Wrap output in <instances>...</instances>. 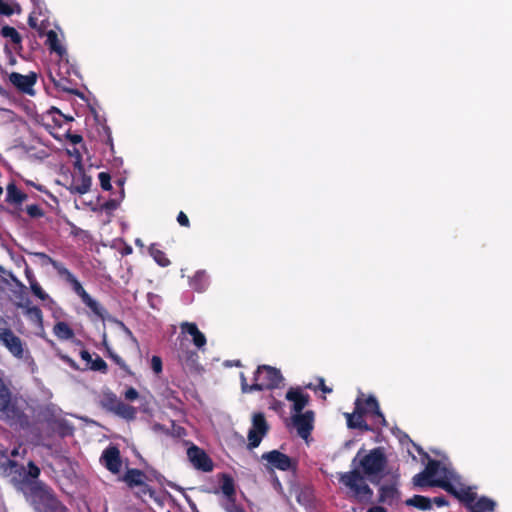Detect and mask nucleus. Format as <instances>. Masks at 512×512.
Returning a JSON list of instances; mask_svg holds the SVG:
<instances>
[{
    "mask_svg": "<svg viewBox=\"0 0 512 512\" xmlns=\"http://www.w3.org/2000/svg\"><path fill=\"white\" fill-rule=\"evenodd\" d=\"M412 482L414 486L419 488L441 487L461 501L472 499V490L461 482L460 477L448 462L429 460L425 469L416 474Z\"/></svg>",
    "mask_w": 512,
    "mask_h": 512,
    "instance_id": "1",
    "label": "nucleus"
},
{
    "mask_svg": "<svg viewBox=\"0 0 512 512\" xmlns=\"http://www.w3.org/2000/svg\"><path fill=\"white\" fill-rule=\"evenodd\" d=\"M0 345L4 346L13 358L25 364L32 373L37 370L36 362L27 343L10 328L0 327Z\"/></svg>",
    "mask_w": 512,
    "mask_h": 512,
    "instance_id": "2",
    "label": "nucleus"
},
{
    "mask_svg": "<svg viewBox=\"0 0 512 512\" xmlns=\"http://www.w3.org/2000/svg\"><path fill=\"white\" fill-rule=\"evenodd\" d=\"M44 16L40 7L34 9L28 18V24L31 28L37 30L40 36H46V44L52 52H55L60 58H63L67 51L63 44L64 35L63 33L55 30H49L46 32L47 21L46 18L40 19Z\"/></svg>",
    "mask_w": 512,
    "mask_h": 512,
    "instance_id": "3",
    "label": "nucleus"
},
{
    "mask_svg": "<svg viewBox=\"0 0 512 512\" xmlns=\"http://www.w3.org/2000/svg\"><path fill=\"white\" fill-rule=\"evenodd\" d=\"M283 382V377L277 368L262 365L259 366L254 375V383L248 385L244 376H242V391L245 393L255 390L278 388Z\"/></svg>",
    "mask_w": 512,
    "mask_h": 512,
    "instance_id": "4",
    "label": "nucleus"
},
{
    "mask_svg": "<svg viewBox=\"0 0 512 512\" xmlns=\"http://www.w3.org/2000/svg\"><path fill=\"white\" fill-rule=\"evenodd\" d=\"M340 483L346 488L347 495L358 502H368L372 498V490L358 470L339 474Z\"/></svg>",
    "mask_w": 512,
    "mask_h": 512,
    "instance_id": "5",
    "label": "nucleus"
},
{
    "mask_svg": "<svg viewBox=\"0 0 512 512\" xmlns=\"http://www.w3.org/2000/svg\"><path fill=\"white\" fill-rule=\"evenodd\" d=\"M25 453H26L25 449L21 450V448L18 447V448L13 449L11 451V453L9 454L7 449L0 446V468L3 469V471L5 473H9V474L15 472V473H19L21 475L23 472L25 474L24 475L25 480H28V478H30V479L37 478L39 476L40 470L37 466L34 465V463L32 461H29L28 471H26L23 466L19 467L17 465V463L10 458L11 456L15 457L20 454L24 455Z\"/></svg>",
    "mask_w": 512,
    "mask_h": 512,
    "instance_id": "6",
    "label": "nucleus"
},
{
    "mask_svg": "<svg viewBox=\"0 0 512 512\" xmlns=\"http://www.w3.org/2000/svg\"><path fill=\"white\" fill-rule=\"evenodd\" d=\"M30 497L37 512H66L65 507L54 498L50 489L44 485H36Z\"/></svg>",
    "mask_w": 512,
    "mask_h": 512,
    "instance_id": "7",
    "label": "nucleus"
},
{
    "mask_svg": "<svg viewBox=\"0 0 512 512\" xmlns=\"http://www.w3.org/2000/svg\"><path fill=\"white\" fill-rule=\"evenodd\" d=\"M385 466V457L379 449H373L359 460V467L371 480L379 477Z\"/></svg>",
    "mask_w": 512,
    "mask_h": 512,
    "instance_id": "8",
    "label": "nucleus"
},
{
    "mask_svg": "<svg viewBox=\"0 0 512 512\" xmlns=\"http://www.w3.org/2000/svg\"><path fill=\"white\" fill-rule=\"evenodd\" d=\"M20 418V411L11 403L8 389L0 379V419L14 422Z\"/></svg>",
    "mask_w": 512,
    "mask_h": 512,
    "instance_id": "9",
    "label": "nucleus"
},
{
    "mask_svg": "<svg viewBox=\"0 0 512 512\" xmlns=\"http://www.w3.org/2000/svg\"><path fill=\"white\" fill-rule=\"evenodd\" d=\"M268 430L267 422L262 413H256L252 418V426L248 432V441L251 448L259 446Z\"/></svg>",
    "mask_w": 512,
    "mask_h": 512,
    "instance_id": "10",
    "label": "nucleus"
},
{
    "mask_svg": "<svg viewBox=\"0 0 512 512\" xmlns=\"http://www.w3.org/2000/svg\"><path fill=\"white\" fill-rule=\"evenodd\" d=\"M261 460L265 461L267 468L271 470L278 469L287 471L293 467L292 459L278 450H272L262 454Z\"/></svg>",
    "mask_w": 512,
    "mask_h": 512,
    "instance_id": "11",
    "label": "nucleus"
},
{
    "mask_svg": "<svg viewBox=\"0 0 512 512\" xmlns=\"http://www.w3.org/2000/svg\"><path fill=\"white\" fill-rule=\"evenodd\" d=\"M67 282L70 283L73 291L81 298L82 302L93 311V313L100 318L105 317L106 310L85 291L75 276Z\"/></svg>",
    "mask_w": 512,
    "mask_h": 512,
    "instance_id": "12",
    "label": "nucleus"
},
{
    "mask_svg": "<svg viewBox=\"0 0 512 512\" xmlns=\"http://www.w3.org/2000/svg\"><path fill=\"white\" fill-rule=\"evenodd\" d=\"M292 422L298 435L303 439H307L313 429L314 413L306 411L300 414H293Z\"/></svg>",
    "mask_w": 512,
    "mask_h": 512,
    "instance_id": "13",
    "label": "nucleus"
},
{
    "mask_svg": "<svg viewBox=\"0 0 512 512\" xmlns=\"http://www.w3.org/2000/svg\"><path fill=\"white\" fill-rule=\"evenodd\" d=\"M76 171L72 174L71 182L68 189L71 193L86 194L91 187V178L85 174L84 167L75 169Z\"/></svg>",
    "mask_w": 512,
    "mask_h": 512,
    "instance_id": "14",
    "label": "nucleus"
},
{
    "mask_svg": "<svg viewBox=\"0 0 512 512\" xmlns=\"http://www.w3.org/2000/svg\"><path fill=\"white\" fill-rule=\"evenodd\" d=\"M100 462L110 472L114 474L118 473L122 466L118 448L115 446L107 447L100 457Z\"/></svg>",
    "mask_w": 512,
    "mask_h": 512,
    "instance_id": "15",
    "label": "nucleus"
},
{
    "mask_svg": "<svg viewBox=\"0 0 512 512\" xmlns=\"http://www.w3.org/2000/svg\"><path fill=\"white\" fill-rule=\"evenodd\" d=\"M9 81L17 87L20 91L34 95V85L36 83V74L30 73L28 75H22L17 72H13L9 75Z\"/></svg>",
    "mask_w": 512,
    "mask_h": 512,
    "instance_id": "16",
    "label": "nucleus"
},
{
    "mask_svg": "<svg viewBox=\"0 0 512 512\" xmlns=\"http://www.w3.org/2000/svg\"><path fill=\"white\" fill-rule=\"evenodd\" d=\"M188 458L192 465L199 470L208 472L213 468V464L206 453L196 446H191L187 451Z\"/></svg>",
    "mask_w": 512,
    "mask_h": 512,
    "instance_id": "17",
    "label": "nucleus"
},
{
    "mask_svg": "<svg viewBox=\"0 0 512 512\" xmlns=\"http://www.w3.org/2000/svg\"><path fill=\"white\" fill-rule=\"evenodd\" d=\"M361 413L364 416H370L375 424L377 425H386V420L384 418V415L379 409V404L375 397L370 396L367 399H362V411Z\"/></svg>",
    "mask_w": 512,
    "mask_h": 512,
    "instance_id": "18",
    "label": "nucleus"
},
{
    "mask_svg": "<svg viewBox=\"0 0 512 512\" xmlns=\"http://www.w3.org/2000/svg\"><path fill=\"white\" fill-rule=\"evenodd\" d=\"M362 411V398L358 397L355 401V410L353 413H345V417L347 419V425L349 428L353 429H361V430H370V427L364 420V415L361 413Z\"/></svg>",
    "mask_w": 512,
    "mask_h": 512,
    "instance_id": "19",
    "label": "nucleus"
},
{
    "mask_svg": "<svg viewBox=\"0 0 512 512\" xmlns=\"http://www.w3.org/2000/svg\"><path fill=\"white\" fill-rule=\"evenodd\" d=\"M182 334H188L192 338L193 344L198 348L202 349L206 345L205 335L198 329L197 325L192 322H182L180 324Z\"/></svg>",
    "mask_w": 512,
    "mask_h": 512,
    "instance_id": "20",
    "label": "nucleus"
},
{
    "mask_svg": "<svg viewBox=\"0 0 512 512\" xmlns=\"http://www.w3.org/2000/svg\"><path fill=\"white\" fill-rule=\"evenodd\" d=\"M109 409L118 416L125 419H134L136 415V409L128 404L118 400L115 396H109Z\"/></svg>",
    "mask_w": 512,
    "mask_h": 512,
    "instance_id": "21",
    "label": "nucleus"
},
{
    "mask_svg": "<svg viewBox=\"0 0 512 512\" xmlns=\"http://www.w3.org/2000/svg\"><path fill=\"white\" fill-rule=\"evenodd\" d=\"M286 399L293 403L292 410L294 414L302 413L308 403V395L304 394L299 388L289 389L286 393Z\"/></svg>",
    "mask_w": 512,
    "mask_h": 512,
    "instance_id": "22",
    "label": "nucleus"
},
{
    "mask_svg": "<svg viewBox=\"0 0 512 512\" xmlns=\"http://www.w3.org/2000/svg\"><path fill=\"white\" fill-rule=\"evenodd\" d=\"M80 356L82 360H84L87 365H89V368L93 371H100L105 373L107 370V364L106 362L98 355H91L88 351L82 350L80 352Z\"/></svg>",
    "mask_w": 512,
    "mask_h": 512,
    "instance_id": "23",
    "label": "nucleus"
},
{
    "mask_svg": "<svg viewBox=\"0 0 512 512\" xmlns=\"http://www.w3.org/2000/svg\"><path fill=\"white\" fill-rule=\"evenodd\" d=\"M465 502L469 505L471 512L492 511L495 507V503L488 498L483 497V498H480L475 501V494L473 491H472V499L469 501H465Z\"/></svg>",
    "mask_w": 512,
    "mask_h": 512,
    "instance_id": "24",
    "label": "nucleus"
},
{
    "mask_svg": "<svg viewBox=\"0 0 512 512\" xmlns=\"http://www.w3.org/2000/svg\"><path fill=\"white\" fill-rule=\"evenodd\" d=\"M209 283V276L205 270H198L189 280V285L197 292L205 291Z\"/></svg>",
    "mask_w": 512,
    "mask_h": 512,
    "instance_id": "25",
    "label": "nucleus"
},
{
    "mask_svg": "<svg viewBox=\"0 0 512 512\" xmlns=\"http://www.w3.org/2000/svg\"><path fill=\"white\" fill-rule=\"evenodd\" d=\"M178 358L183 365L189 368H194L197 366L199 357L197 352L190 350L188 348L181 347L178 352Z\"/></svg>",
    "mask_w": 512,
    "mask_h": 512,
    "instance_id": "26",
    "label": "nucleus"
},
{
    "mask_svg": "<svg viewBox=\"0 0 512 512\" xmlns=\"http://www.w3.org/2000/svg\"><path fill=\"white\" fill-rule=\"evenodd\" d=\"M399 498V493L394 485H383L380 489V501L393 504Z\"/></svg>",
    "mask_w": 512,
    "mask_h": 512,
    "instance_id": "27",
    "label": "nucleus"
},
{
    "mask_svg": "<svg viewBox=\"0 0 512 512\" xmlns=\"http://www.w3.org/2000/svg\"><path fill=\"white\" fill-rule=\"evenodd\" d=\"M53 333L60 340H70L74 337L73 330L63 321H59L54 325Z\"/></svg>",
    "mask_w": 512,
    "mask_h": 512,
    "instance_id": "28",
    "label": "nucleus"
},
{
    "mask_svg": "<svg viewBox=\"0 0 512 512\" xmlns=\"http://www.w3.org/2000/svg\"><path fill=\"white\" fill-rule=\"evenodd\" d=\"M119 185L121 186L119 196L117 198L110 199V200L106 201L104 204H102L100 207L101 210H104L107 212H112L120 206V203L124 199L125 194H124V189H123V182L120 181Z\"/></svg>",
    "mask_w": 512,
    "mask_h": 512,
    "instance_id": "29",
    "label": "nucleus"
},
{
    "mask_svg": "<svg viewBox=\"0 0 512 512\" xmlns=\"http://www.w3.org/2000/svg\"><path fill=\"white\" fill-rule=\"evenodd\" d=\"M406 504L409 506L417 507L421 510L431 509V500L425 496L415 495L412 498L406 500Z\"/></svg>",
    "mask_w": 512,
    "mask_h": 512,
    "instance_id": "30",
    "label": "nucleus"
},
{
    "mask_svg": "<svg viewBox=\"0 0 512 512\" xmlns=\"http://www.w3.org/2000/svg\"><path fill=\"white\" fill-rule=\"evenodd\" d=\"M221 491L226 497L224 502H234L235 487L234 482L230 477L225 476L221 484Z\"/></svg>",
    "mask_w": 512,
    "mask_h": 512,
    "instance_id": "31",
    "label": "nucleus"
},
{
    "mask_svg": "<svg viewBox=\"0 0 512 512\" xmlns=\"http://www.w3.org/2000/svg\"><path fill=\"white\" fill-rule=\"evenodd\" d=\"M149 254L161 267H167L170 265V260L166 257L165 253L159 250L155 245H152L149 248Z\"/></svg>",
    "mask_w": 512,
    "mask_h": 512,
    "instance_id": "32",
    "label": "nucleus"
},
{
    "mask_svg": "<svg viewBox=\"0 0 512 512\" xmlns=\"http://www.w3.org/2000/svg\"><path fill=\"white\" fill-rule=\"evenodd\" d=\"M15 12H20V8L17 4L10 0H0V15L10 16Z\"/></svg>",
    "mask_w": 512,
    "mask_h": 512,
    "instance_id": "33",
    "label": "nucleus"
},
{
    "mask_svg": "<svg viewBox=\"0 0 512 512\" xmlns=\"http://www.w3.org/2000/svg\"><path fill=\"white\" fill-rule=\"evenodd\" d=\"M26 196L14 185L7 187V200L13 203H21L25 200Z\"/></svg>",
    "mask_w": 512,
    "mask_h": 512,
    "instance_id": "34",
    "label": "nucleus"
},
{
    "mask_svg": "<svg viewBox=\"0 0 512 512\" xmlns=\"http://www.w3.org/2000/svg\"><path fill=\"white\" fill-rule=\"evenodd\" d=\"M30 289H31L32 293L40 300L52 302V299L50 298V296L42 289V287L37 282V280L31 279Z\"/></svg>",
    "mask_w": 512,
    "mask_h": 512,
    "instance_id": "35",
    "label": "nucleus"
},
{
    "mask_svg": "<svg viewBox=\"0 0 512 512\" xmlns=\"http://www.w3.org/2000/svg\"><path fill=\"white\" fill-rule=\"evenodd\" d=\"M1 35L5 38H8L13 42L14 44H19L21 42V36L18 33V31L10 26H4L1 29Z\"/></svg>",
    "mask_w": 512,
    "mask_h": 512,
    "instance_id": "36",
    "label": "nucleus"
},
{
    "mask_svg": "<svg viewBox=\"0 0 512 512\" xmlns=\"http://www.w3.org/2000/svg\"><path fill=\"white\" fill-rule=\"evenodd\" d=\"M142 478L143 474L140 471L136 469H131L128 470L127 473L125 474L124 480L131 485H138L142 483Z\"/></svg>",
    "mask_w": 512,
    "mask_h": 512,
    "instance_id": "37",
    "label": "nucleus"
},
{
    "mask_svg": "<svg viewBox=\"0 0 512 512\" xmlns=\"http://www.w3.org/2000/svg\"><path fill=\"white\" fill-rule=\"evenodd\" d=\"M26 315L29 316L31 318V320H33L34 322L38 323V324H42V321H43V316H42V312L41 310L38 308V307H35V306H32V307H27L26 309Z\"/></svg>",
    "mask_w": 512,
    "mask_h": 512,
    "instance_id": "38",
    "label": "nucleus"
},
{
    "mask_svg": "<svg viewBox=\"0 0 512 512\" xmlns=\"http://www.w3.org/2000/svg\"><path fill=\"white\" fill-rule=\"evenodd\" d=\"M53 268L59 273V275L65 277L66 281H69L74 275L60 262L53 260Z\"/></svg>",
    "mask_w": 512,
    "mask_h": 512,
    "instance_id": "39",
    "label": "nucleus"
},
{
    "mask_svg": "<svg viewBox=\"0 0 512 512\" xmlns=\"http://www.w3.org/2000/svg\"><path fill=\"white\" fill-rule=\"evenodd\" d=\"M53 268L59 273V275L65 277L66 281H69L74 275L60 262L53 260Z\"/></svg>",
    "mask_w": 512,
    "mask_h": 512,
    "instance_id": "40",
    "label": "nucleus"
},
{
    "mask_svg": "<svg viewBox=\"0 0 512 512\" xmlns=\"http://www.w3.org/2000/svg\"><path fill=\"white\" fill-rule=\"evenodd\" d=\"M53 268L59 273V275L65 277L66 281H69L74 275L60 262L53 260Z\"/></svg>",
    "mask_w": 512,
    "mask_h": 512,
    "instance_id": "41",
    "label": "nucleus"
},
{
    "mask_svg": "<svg viewBox=\"0 0 512 512\" xmlns=\"http://www.w3.org/2000/svg\"><path fill=\"white\" fill-rule=\"evenodd\" d=\"M67 154L73 158V166L75 169H80L82 164V156L77 148L67 149Z\"/></svg>",
    "mask_w": 512,
    "mask_h": 512,
    "instance_id": "42",
    "label": "nucleus"
},
{
    "mask_svg": "<svg viewBox=\"0 0 512 512\" xmlns=\"http://www.w3.org/2000/svg\"><path fill=\"white\" fill-rule=\"evenodd\" d=\"M28 254L38 258L39 264L41 266L51 265L53 260H54V259H52L51 257H49L48 255H46L45 253H42V252H28Z\"/></svg>",
    "mask_w": 512,
    "mask_h": 512,
    "instance_id": "43",
    "label": "nucleus"
},
{
    "mask_svg": "<svg viewBox=\"0 0 512 512\" xmlns=\"http://www.w3.org/2000/svg\"><path fill=\"white\" fill-rule=\"evenodd\" d=\"M98 178H99L100 185H101L102 189L108 191L112 188L111 183H110L111 177L108 173L101 172V173H99Z\"/></svg>",
    "mask_w": 512,
    "mask_h": 512,
    "instance_id": "44",
    "label": "nucleus"
},
{
    "mask_svg": "<svg viewBox=\"0 0 512 512\" xmlns=\"http://www.w3.org/2000/svg\"><path fill=\"white\" fill-rule=\"evenodd\" d=\"M151 369L155 374H160L162 372V360L159 356H153L151 358Z\"/></svg>",
    "mask_w": 512,
    "mask_h": 512,
    "instance_id": "45",
    "label": "nucleus"
},
{
    "mask_svg": "<svg viewBox=\"0 0 512 512\" xmlns=\"http://www.w3.org/2000/svg\"><path fill=\"white\" fill-rule=\"evenodd\" d=\"M222 506L223 508L227 511V512H245L242 508H240L239 506H237L234 502L232 501H228V502H223L222 503Z\"/></svg>",
    "mask_w": 512,
    "mask_h": 512,
    "instance_id": "46",
    "label": "nucleus"
},
{
    "mask_svg": "<svg viewBox=\"0 0 512 512\" xmlns=\"http://www.w3.org/2000/svg\"><path fill=\"white\" fill-rule=\"evenodd\" d=\"M124 396H125V398H126L127 400H129V401H133V400H135V399H137V398H138L139 394H138V392H137V390H136V389H134V388H132V387H131V388H129V389H127V390H126V392H125Z\"/></svg>",
    "mask_w": 512,
    "mask_h": 512,
    "instance_id": "47",
    "label": "nucleus"
},
{
    "mask_svg": "<svg viewBox=\"0 0 512 512\" xmlns=\"http://www.w3.org/2000/svg\"><path fill=\"white\" fill-rule=\"evenodd\" d=\"M59 357H60L61 360H63L65 363H67L73 369H77L78 368V366L75 363V361L72 358H70L69 356L60 353Z\"/></svg>",
    "mask_w": 512,
    "mask_h": 512,
    "instance_id": "48",
    "label": "nucleus"
},
{
    "mask_svg": "<svg viewBox=\"0 0 512 512\" xmlns=\"http://www.w3.org/2000/svg\"><path fill=\"white\" fill-rule=\"evenodd\" d=\"M27 212L29 215L36 217L41 215V210L37 205H30L27 207Z\"/></svg>",
    "mask_w": 512,
    "mask_h": 512,
    "instance_id": "49",
    "label": "nucleus"
},
{
    "mask_svg": "<svg viewBox=\"0 0 512 512\" xmlns=\"http://www.w3.org/2000/svg\"><path fill=\"white\" fill-rule=\"evenodd\" d=\"M177 221L178 223L181 225V226H185V227H188L189 226V219L187 217L186 214H184L183 212H180L178 217H177Z\"/></svg>",
    "mask_w": 512,
    "mask_h": 512,
    "instance_id": "50",
    "label": "nucleus"
},
{
    "mask_svg": "<svg viewBox=\"0 0 512 512\" xmlns=\"http://www.w3.org/2000/svg\"><path fill=\"white\" fill-rule=\"evenodd\" d=\"M68 138H69V140H70V142L72 144H78V143H80L82 141V137L80 135H77V134H73V135L69 134Z\"/></svg>",
    "mask_w": 512,
    "mask_h": 512,
    "instance_id": "51",
    "label": "nucleus"
},
{
    "mask_svg": "<svg viewBox=\"0 0 512 512\" xmlns=\"http://www.w3.org/2000/svg\"><path fill=\"white\" fill-rule=\"evenodd\" d=\"M433 502L439 507L447 505V501L443 497H435Z\"/></svg>",
    "mask_w": 512,
    "mask_h": 512,
    "instance_id": "52",
    "label": "nucleus"
},
{
    "mask_svg": "<svg viewBox=\"0 0 512 512\" xmlns=\"http://www.w3.org/2000/svg\"><path fill=\"white\" fill-rule=\"evenodd\" d=\"M319 387L321 388V390L325 393H330L332 391L331 388H328L325 383H324V379L323 378H320L319 379Z\"/></svg>",
    "mask_w": 512,
    "mask_h": 512,
    "instance_id": "53",
    "label": "nucleus"
},
{
    "mask_svg": "<svg viewBox=\"0 0 512 512\" xmlns=\"http://www.w3.org/2000/svg\"><path fill=\"white\" fill-rule=\"evenodd\" d=\"M25 274H26L27 280L29 282V285H31V279L36 280L34 274L32 273V271L29 268L25 269Z\"/></svg>",
    "mask_w": 512,
    "mask_h": 512,
    "instance_id": "54",
    "label": "nucleus"
},
{
    "mask_svg": "<svg viewBox=\"0 0 512 512\" xmlns=\"http://www.w3.org/2000/svg\"><path fill=\"white\" fill-rule=\"evenodd\" d=\"M367 512H386V510L383 507L374 506L371 507Z\"/></svg>",
    "mask_w": 512,
    "mask_h": 512,
    "instance_id": "55",
    "label": "nucleus"
},
{
    "mask_svg": "<svg viewBox=\"0 0 512 512\" xmlns=\"http://www.w3.org/2000/svg\"><path fill=\"white\" fill-rule=\"evenodd\" d=\"M162 429H163V427H162L160 424H155V425H153V430H154L155 432H157V431H161Z\"/></svg>",
    "mask_w": 512,
    "mask_h": 512,
    "instance_id": "56",
    "label": "nucleus"
},
{
    "mask_svg": "<svg viewBox=\"0 0 512 512\" xmlns=\"http://www.w3.org/2000/svg\"><path fill=\"white\" fill-rule=\"evenodd\" d=\"M135 244H136L137 246L141 247V248H142V247H144V243L142 242V240H141V239H136V240H135Z\"/></svg>",
    "mask_w": 512,
    "mask_h": 512,
    "instance_id": "57",
    "label": "nucleus"
},
{
    "mask_svg": "<svg viewBox=\"0 0 512 512\" xmlns=\"http://www.w3.org/2000/svg\"><path fill=\"white\" fill-rule=\"evenodd\" d=\"M360 457V453L357 454L356 458L353 459V464H355V462L357 461V459Z\"/></svg>",
    "mask_w": 512,
    "mask_h": 512,
    "instance_id": "58",
    "label": "nucleus"
},
{
    "mask_svg": "<svg viewBox=\"0 0 512 512\" xmlns=\"http://www.w3.org/2000/svg\"><path fill=\"white\" fill-rule=\"evenodd\" d=\"M115 360H116V362H117L118 364H121V359H120V358L115 357Z\"/></svg>",
    "mask_w": 512,
    "mask_h": 512,
    "instance_id": "59",
    "label": "nucleus"
},
{
    "mask_svg": "<svg viewBox=\"0 0 512 512\" xmlns=\"http://www.w3.org/2000/svg\"><path fill=\"white\" fill-rule=\"evenodd\" d=\"M3 193V189L2 187H0V195Z\"/></svg>",
    "mask_w": 512,
    "mask_h": 512,
    "instance_id": "60",
    "label": "nucleus"
}]
</instances>
